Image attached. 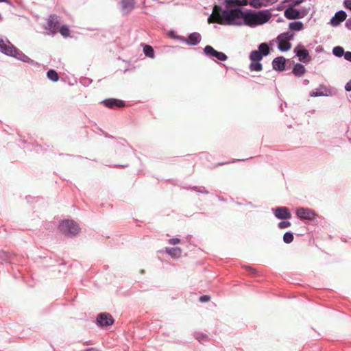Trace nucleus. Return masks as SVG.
<instances>
[{"instance_id": "f257e3e1", "label": "nucleus", "mask_w": 351, "mask_h": 351, "mask_svg": "<svg viewBox=\"0 0 351 351\" xmlns=\"http://www.w3.org/2000/svg\"><path fill=\"white\" fill-rule=\"evenodd\" d=\"M247 0H226V8L221 9V17L218 19L219 24L223 25H244L245 12L239 6L247 5Z\"/></svg>"}, {"instance_id": "f03ea898", "label": "nucleus", "mask_w": 351, "mask_h": 351, "mask_svg": "<svg viewBox=\"0 0 351 351\" xmlns=\"http://www.w3.org/2000/svg\"><path fill=\"white\" fill-rule=\"evenodd\" d=\"M271 16L270 10L258 12L247 10L245 12L244 25L254 27L263 25L270 20Z\"/></svg>"}, {"instance_id": "7ed1b4c3", "label": "nucleus", "mask_w": 351, "mask_h": 351, "mask_svg": "<svg viewBox=\"0 0 351 351\" xmlns=\"http://www.w3.org/2000/svg\"><path fill=\"white\" fill-rule=\"evenodd\" d=\"M59 230L66 235L74 236L79 233L80 228L75 221L66 219L60 223Z\"/></svg>"}, {"instance_id": "20e7f679", "label": "nucleus", "mask_w": 351, "mask_h": 351, "mask_svg": "<svg viewBox=\"0 0 351 351\" xmlns=\"http://www.w3.org/2000/svg\"><path fill=\"white\" fill-rule=\"evenodd\" d=\"M294 6L287 8L285 12V16L289 20L302 19L310 12V7H303L300 10L295 9Z\"/></svg>"}, {"instance_id": "39448f33", "label": "nucleus", "mask_w": 351, "mask_h": 351, "mask_svg": "<svg viewBox=\"0 0 351 351\" xmlns=\"http://www.w3.org/2000/svg\"><path fill=\"white\" fill-rule=\"evenodd\" d=\"M294 36L293 33L290 32H285L277 37L278 48L281 51H287L291 48L290 40Z\"/></svg>"}, {"instance_id": "423d86ee", "label": "nucleus", "mask_w": 351, "mask_h": 351, "mask_svg": "<svg viewBox=\"0 0 351 351\" xmlns=\"http://www.w3.org/2000/svg\"><path fill=\"white\" fill-rule=\"evenodd\" d=\"M204 53L210 58H216L221 61H226L228 58L225 53L216 51L210 45H206L204 47Z\"/></svg>"}, {"instance_id": "0eeeda50", "label": "nucleus", "mask_w": 351, "mask_h": 351, "mask_svg": "<svg viewBox=\"0 0 351 351\" xmlns=\"http://www.w3.org/2000/svg\"><path fill=\"white\" fill-rule=\"evenodd\" d=\"M296 215L301 220H313L315 213L310 208H299L296 210Z\"/></svg>"}, {"instance_id": "6e6552de", "label": "nucleus", "mask_w": 351, "mask_h": 351, "mask_svg": "<svg viewBox=\"0 0 351 351\" xmlns=\"http://www.w3.org/2000/svg\"><path fill=\"white\" fill-rule=\"evenodd\" d=\"M176 38L182 43H186L189 45L194 46L200 43L202 37L199 33L193 32L189 34L188 39H186L184 37H176Z\"/></svg>"}, {"instance_id": "1a4fd4ad", "label": "nucleus", "mask_w": 351, "mask_h": 351, "mask_svg": "<svg viewBox=\"0 0 351 351\" xmlns=\"http://www.w3.org/2000/svg\"><path fill=\"white\" fill-rule=\"evenodd\" d=\"M8 56L14 57L17 60L24 62H27L33 65L36 64V62L33 60L30 59L27 56H26L19 49H16L14 46V50H12V54H8Z\"/></svg>"}, {"instance_id": "9d476101", "label": "nucleus", "mask_w": 351, "mask_h": 351, "mask_svg": "<svg viewBox=\"0 0 351 351\" xmlns=\"http://www.w3.org/2000/svg\"><path fill=\"white\" fill-rule=\"evenodd\" d=\"M14 45L6 38L0 36V51L7 56L12 54Z\"/></svg>"}, {"instance_id": "9b49d317", "label": "nucleus", "mask_w": 351, "mask_h": 351, "mask_svg": "<svg viewBox=\"0 0 351 351\" xmlns=\"http://www.w3.org/2000/svg\"><path fill=\"white\" fill-rule=\"evenodd\" d=\"M294 52L295 53L296 56L298 57L299 60L302 62H306L310 60L309 58V53L308 50L304 49V47L301 45H298L295 49Z\"/></svg>"}, {"instance_id": "f8f14e48", "label": "nucleus", "mask_w": 351, "mask_h": 351, "mask_svg": "<svg viewBox=\"0 0 351 351\" xmlns=\"http://www.w3.org/2000/svg\"><path fill=\"white\" fill-rule=\"evenodd\" d=\"M272 210L275 217L279 219H289L291 217V213L287 207H278Z\"/></svg>"}, {"instance_id": "ddd939ff", "label": "nucleus", "mask_w": 351, "mask_h": 351, "mask_svg": "<svg viewBox=\"0 0 351 351\" xmlns=\"http://www.w3.org/2000/svg\"><path fill=\"white\" fill-rule=\"evenodd\" d=\"M58 17L57 16H50L47 20V29L52 34H55L58 28Z\"/></svg>"}, {"instance_id": "4468645a", "label": "nucleus", "mask_w": 351, "mask_h": 351, "mask_svg": "<svg viewBox=\"0 0 351 351\" xmlns=\"http://www.w3.org/2000/svg\"><path fill=\"white\" fill-rule=\"evenodd\" d=\"M347 14L343 10L337 12L335 16L330 19V24L333 27L338 26L341 22L346 19Z\"/></svg>"}, {"instance_id": "2eb2a0df", "label": "nucleus", "mask_w": 351, "mask_h": 351, "mask_svg": "<svg viewBox=\"0 0 351 351\" xmlns=\"http://www.w3.org/2000/svg\"><path fill=\"white\" fill-rule=\"evenodd\" d=\"M97 322L101 326H107L112 324L114 320L110 314L101 313L98 316Z\"/></svg>"}, {"instance_id": "dca6fc26", "label": "nucleus", "mask_w": 351, "mask_h": 351, "mask_svg": "<svg viewBox=\"0 0 351 351\" xmlns=\"http://www.w3.org/2000/svg\"><path fill=\"white\" fill-rule=\"evenodd\" d=\"M278 0H250L249 4L254 8L267 7L276 3Z\"/></svg>"}, {"instance_id": "f3484780", "label": "nucleus", "mask_w": 351, "mask_h": 351, "mask_svg": "<svg viewBox=\"0 0 351 351\" xmlns=\"http://www.w3.org/2000/svg\"><path fill=\"white\" fill-rule=\"evenodd\" d=\"M220 17H221V8L218 5H215L213 8L212 14L208 19V22L209 23H219L218 19H219Z\"/></svg>"}, {"instance_id": "a211bd4d", "label": "nucleus", "mask_w": 351, "mask_h": 351, "mask_svg": "<svg viewBox=\"0 0 351 351\" xmlns=\"http://www.w3.org/2000/svg\"><path fill=\"white\" fill-rule=\"evenodd\" d=\"M285 59L283 57H277L272 62L273 69L282 71L285 69Z\"/></svg>"}, {"instance_id": "6ab92c4d", "label": "nucleus", "mask_w": 351, "mask_h": 351, "mask_svg": "<svg viewBox=\"0 0 351 351\" xmlns=\"http://www.w3.org/2000/svg\"><path fill=\"white\" fill-rule=\"evenodd\" d=\"M103 102L106 107L110 108H113L115 106L119 108L124 106V103L123 101L115 99H105Z\"/></svg>"}, {"instance_id": "aec40b11", "label": "nucleus", "mask_w": 351, "mask_h": 351, "mask_svg": "<svg viewBox=\"0 0 351 351\" xmlns=\"http://www.w3.org/2000/svg\"><path fill=\"white\" fill-rule=\"evenodd\" d=\"M134 7V0H123L121 1L122 11L125 13H128L131 11Z\"/></svg>"}, {"instance_id": "412c9836", "label": "nucleus", "mask_w": 351, "mask_h": 351, "mask_svg": "<svg viewBox=\"0 0 351 351\" xmlns=\"http://www.w3.org/2000/svg\"><path fill=\"white\" fill-rule=\"evenodd\" d=\"M165 252L173 258H178L182 255V250L179 247H167Z\"/></svg>"}, {"instance_id": "4be33fe9", "label": "nucleus", "mask_w": 351, "mask_h": 351, "mask_svg": "<svg viewBox=\"0 0 351 351\" xmlns=\"http://www.w3.org/2000/svg\"><path fill=\"white\" fill-rule=\"evenodd\" d=\"M306 71V69L304 65L301 64H296L293 69V73L295 76L300 77Z\"/></svg>"}, {"instance_id": "5701e85b", "label": "nucleus", "mask_w": 351, "mask_h": 351, "mask_svg": "<svg viewBox=\"0 0 351 351\" xmlns=\"http://www.w3.org/2000/svg\"><path fill=\"white\" fill-rule=\"evenodd\" d=\"M326 90L324 86H320L319 88L316 90H313L310 93L311 97H320V96H327L328 94L326 93Z\"/></svg>"}, {"instance_id": "b1692460", "label": "nucleus", "mask_w": 351, "mask_h": 351, "mask_svg": "<svg viewBox=\"0 0 351 351\" xmlns=\"http://www.w3.org/2000/svg\"><path fill=\"white\" fill-rule=\"evenodd\" d=\"M289 27L291 30L301 31L304 28V25L301 21H294L289 24Z\"/></svg>"}, {"instance_id": "393cba45", "label": "nucleus", "mask_w": 351, "mask_h": 351, "mask_svg": "<svg viewBox=\"0 0 351 351\" xmlns=\"http://www.w3.org/2000/svg\"><path fill=\"white\" fill-rule=\"evenodd\" d=\"M263 57V54L257 50L252 51L250 55V59L252 62H260Z\"/></svg>"}, {"instance_id": "a878e982", "label": "nucleus", "mask_w": 351, "mask_h": 351, "mask_svg": "<svg viewBox=\"0 0 351 351\" xmlns=\"http://www.w3.org/2000/svg\"><path fill=\"white\" fill-rule=\"evenodd\" d=\"M47 77L53 82H57L59 80L58 73L54 70H49L47 73Z\"/></svg>"}, {"instance_id": "bb28decb", "label": "nucleus", "mask_w": 351, "mask_h": 351, "mask_svg": "<svg viewBox=\"0 0 351 351\" xmlns=\"http://www.w3.org/2000/svg\"><path fill=\"white\" fill-rule=\"evenodd\" d=\"M143 52L145 55L149 58H154V51L153 48L149 45H145L143 48Z\"/></svg>"}, {"instance_id": "cd10ccee", "label": "nucleus", "mask_w": 351, "mask_h": 351, "mask_svg": "<svg viewBox=\"0 0 351 351\" xmlns=\"http://www.w3.org/2000/svg\"><path fill=\"white\" fill-rule=\"evenodd\" d=\"M332 53L337 57L344 56V54L346 53L343 47L340 46L335 47L332 49Z\"/></svg>"}, {"instance_id": "c85d7f7f", "label": "nucleus", "mask_w": 351, "mask_h": 351, "mask_svg": "<svg viewBox=\"0 0 351 351\" xmlns=\"http://www.w3.org/2000/svg\"><path fill=\"white\" fill-rule=\"evenodd\" d=\"M258 51L263 54V56H267L269 52V49L266 43H262L258 47Z\"/></svg>"}, {"instance_id": "c756f323", "label": "nucleus", "mask_w": 351, "mask_h": 351, "mask_svg": "<svg viewBox=\"0 0 351 351\" xmlns=\"http://www.w3.org/2000/svg\"><path fill=\"white\" fill-rule=\"evenodd\" d=\"M250 69L252 71H261L263 66L259 62H252L250 65Z\"/></svg>"}, {"instance_id": "7c9ffc66", "label": "nucleus", "mask_w": 351, "mask_h": 351, "mask_svg": "<svg viewBox=\"0 0 351 351\" xmlns=\"http://www.w3.org/2000/svg\"><path fill=\"white\" fill-rule=\"evenodd\" d=\"M293 234L292 232H287L286 233L284 234V236H283V241L285 243H290L293 241Z\"/></svg>"}, {"instance_id": "2f4dec72", "label": "nucleus", "mask_w": 351, "mask_h": 351, "mask_svg": "<svg viewBox=\"0 0 351 351\" xmlns=\"http://www.w3.org/2000/svg\"><path fill=\"white\" fill-rule=\"evenodd\" d=\"M60 32L63 36L66 37L69 34V29L67 26L63 25L60 27Z\"/></svg>"}, {"instance_id": "473e14b6", "label": "nucleus", "mask_w": 351, "mask_h": 351, "mask_svg": "<svg viewBox=\"0 0 351 351\" xmlns=\"http://www.w3.org/2000/svg\"><path fill=\"white\" fill-rule=\"evenodd\" d=\"M291 226V222L288 221H282L278 223V228L280 229H284Z\"/></svg>"}, {"instance_id": "72a5a7b5", "label": "nucleus", "mask_w": 351, "mask_h": 351, "mask_svg": "<svg viewBox=\"0 0 351 351\" xmlns=\"http://www.w3.org/2000/svg\"><path fill=\"white\" fill-rule=\"evenodd\" d=\"M195 338L199 341H203L204 339H206L207 338V336L202 334V333H196L195 334Z\"/></svg>"}, {"instance_id": "f704fd0d", "label": "nucleus", "mask_w": 351, "mask_h": 351, "mask_svg": "<svg viewBox=\"0 0 351 351\" xmlns=\"http://www.w3.org/2000/svg\"><path fill=\"white\" fill-rule=\"evenodd\" d=\"M343 5L346 9L351 11V0H344Z\"/></svg>"}, {"instance_id": "c9c22d12", "label": "nucleus", "mask_w": 351, "mask_h": 351, "mask_svg": "<svg viewBox=\"0 0 351 351\" xmlns=\"http://www.w3.org/2000/svg\"><path fill=\"white\" fill-rule=\"evenodd\" d=\"M180 242V240L178 238H173L169 240V243L171 245H176Z\"/></svg>"}, {"instance_id": "e433bc0d", "label": "nucleus", "mask_w": 351, "mask_h": 351, "mask_svg": "<svg viewBox=\"0 0 351 351\" xmlns=\"http://www.w3.org/2000/svg\"><path fill=\"white\" fill-rule=\"evenodd\" d=\"M344 58L346 60L351 62V51L346 52V53L344 54Z\"/></svg>"}, {"instance_id": "4c0bfd02", "label": "nucleus", "mask_w": 351, "mask_h": 351, "mask_svg": "<svg viewBox=\"0 0 351 351\" xmlns=\"http://www.w3.org/2000/svg\"><path fill=\"white\" fill-rule=\"evenodd\" d=\"M210 300V297L208 295H203L199 298V301L202 302H208Z\"/></svg>"}, {"instance_id": "58836bf2", "label": "nucleus", "mask_w": 351, "mask_h": 351, "mask_svg": "<svg viewBox=\"0 0 351 351\" xmlns=\"http://www.w3.org/2000/svg\"><path fill=\"white\" fill-rule=\"evenodd\" d=\"M345 25L349 30H351V18L346 21Z\"/></svg>"}, {"instance_id": "ea45409f", "label": "nucleus", "mask_w": 351, "mask_h": 351, "mask_svg": "<svg viewBox=\"0 0 351 351\" xmlns=\"http://www.w3.org/2000/svg\"><path fill=\"white\" fill-rule=\"evenodd\" d=\"M345 89L347 91H351V80L346 83V84L345 86Z\"/></svg>"}, {"instance_id": "a19ab883", "label": "nucleus", "mask_w": 351, "mask_h": 351, "mask_svg": "<svg viewBox=\"0 0 351 351\" xmlns=\"http://www.w3.org/2000/svg\"><path fill=\"white\" fill-rule=\"evenodd\" d=\"M304 1V0H295V1H293L291 3L292 6H297L299 5L300 3H302Z\"/></svg>"}, {"instance_id": "79ce46f5", "label": "nucleus", "mask_w": 351, "mask_h": 351, "mask_svg": "<svg viewBox=\"0 0 351 351\" xmlns=\"http://www.w3.org/2000/svg\"><path fill=\"white\" fill-rule=\"evenodd\" d=\"M169 35H170V36H171L172 38L177 39V38H176V37H177V36H174V32H171L169 33Z\"/></svg>"}, {"instance_id": "37998d69", "label": "nucleus", "mask_w": 351, "mask_h": 351, "mask_svg": "<svg viewBox=\"0 0 351 351\" xmlns=\"http://www.w3.org/2000/svg\"><path fill=\"white\" fill-rule=\"evenodd\" d=\"M277 21H278V23H280V22H282V21H283V19H278L277 20Z\"/></svg>"}, {"instance_id": "c03bdc74", "label": "nucleus", "mask_w": 351, "mask_h": 351, "mask_svg": "<svg viewBox=\"0 0 351 351\" xmlns=\"http://www.w3.org/2000/svg\"><path fill=\"white\" fill-rule=\"evenodd\" d=\"M86 351H97V350H95L93 348H91V349H89V350H86Z\"/></svg>"}, {"instance_id": "a18cd8bd", "label": "nucleus", "mask_w": 351, "mask_h": 351, "mask_svg": "<svg viewBox=\"0 0 351 351\" xmlns=\"http://www.w3.org/2000/svg\"><path fill=\"white\" fill-rule=\"evenodd\" d=\"M7 0H0V2H6Z\"/></svg>"}, {"instance_id": "49530a36", "label": "nucleus", "mask_w": 351, "mask_h": 351, "mask_svg": "<svg viewBox=\"0 0 351 351\" xmlns=\"http://www.w3.org/2000/svg\"><path fill=\"white\" fill-rule=\"evenodd\" d=\"M304 83H305V84H308V81L306 80H304Z\"/></svg>"}]
</instances>
